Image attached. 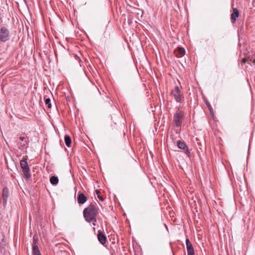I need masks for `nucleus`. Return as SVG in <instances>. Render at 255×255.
Wrapping results in <instances>:
<instances>
[{
    "instance_id": "1",
    "label": "nucleus",
    "mask_w": 255,
    "mask_h": 255,
    "mask_svg": "<svg viewBox=\"0 0 255 255\" xmlns=\"http://www.w3.org/2000/svg\"><path fill=\"white\" fill-rule=\"evenodd\" d=\"M97 213L98 211L95 206L91 204L84 209L83 214L87 222H95Z\"/></svg>"
},
{
    "instance_id": "2",
    "label": "nucleus",
    "mask_w": 255,
    "mask_h": 255,
    "mask_svg": "<svg viewBox=\"0 0 255 255\" xmlns=\"http://www.w3.org/2000/svg\"><path fill=\"white\" fill-rule=\"evenodd\" d=\"M9 31L6 27H2L0 29V40L5 42L9 39Z\"/></svg>"
},
{
    "instance_id": "3",
    "label": "nucleus",
    "mask_w": 255,
    "mask_h": 255,
    "mask_svg": "<svg viewBox=\"0 0 255 255\" xmlns=\"http://www.w3.org/2000/svg\"><path fill=\"white\" fill-rule=\"evenodd\" d=\"M172 96L174 98L177 102H181L183 97L181 93V91L178 87L176 86L171 92Z\"/></svg>"
},
{
    "instance_id": "4",
    "label": "nucleus",
    "mask_w": 255,
    "mask_h": 255,
    "mask_svg": "<svg viewBox=\"0 0 255 255\" xmlns=\"http://www.w3.org/2000/svg\"><path fill=\"white\" fill-rule=\"evenodd\" d=\"M9 197V189L7 187H4L2 191V198L1 202L2 205L5 206H6Z\"/></svg>"
},
{
    "instance_id": "5",
    "label": "nucleus",
    "mask_w": 255,
    "mask_h": 255,
    "mask_svg": "<svg viewBox=\"0 0 255 255\" xmlns=\"http://www.w3.org/2000/svg\"><path fill=\"white\" fill-rule=\"evenodd\" d=\"M183 116V113L181 111H177L174 117V120L175 123V125L177 127H179L181 125V118Z\"/></svg>"
},
{
    "instance_id": "6",
    "label": "nucleus",
    "mask_w": 255,
    "mask_h": 255,
    "mask_svg": "<svg viewBox=\"0 0 255 255\" xmlns=\"http://www.w3.org/2000/svg\"><path fill=\"white\" fill-rule=\"evenodd\" d=\"M186 244L187 246L188 255H193L194 254V249L189 239H186Z\"/></svg>"
},
{
    "instance_id": "7",
    "label": "nucleus",
    "mask_w": 255,
    "mask_h": 255,
    "mask_svg": "<svg viewBox=\"0 0 255 255\" xmlns=\"http://www.w3.org/2000/svg\"><path fill=\"white\" fill-rule=\"evenodd\" d=\"M185 50L183 48L178 47L174 50L175 55L178 57H181L185 54Z\"/></svg>"
},
{
    "instance_id": "8",
    "label": "nucleus",
    "mask_w": 255,
    "mask_h": 255,
    "mask_svg": "<svg viewBox=\"0 0 255 255\" xmlns=\"http://www.w3.org/2000/svg\"><path fill=\"white\" fill-rule=\"evenodd\" d=\"M23 175L26 181H29L31 178V174L29 167L22 169Z\"/></svg>"
},
{
    "instance_id": "9",
    "label": "nucleus",
    "mask_w": 255,
    "mask_h": 255,
    "mask_svg": "<svg viewBox=\"0 0 255 255\" xmlns=\"http://www.w3.org/2000/svg\"><path fill=\"white\" fill-rule=\"evenodd\" d=\"M98 238L99 241L100 243L104 245L106 243V236L101 232H99V234L98 235Z\"/></svg>"
},
{
    "instance_id": "10",
    "label": "nucleus",
    "mask_w": 255,
    "mask_h": 255,
    "mask_svg": "<svg viewBox=\"0 0 255 255\" xmlns=\"http://www.w3.org/2000/svg\"><path fill=\"white\" fill-rule=\"evenodd\" d=\"M77 200L79 204H84L87 201V197L84 194L81 193L78 195Z\"/></svg>"
},
{
    "instance_id": "11",
    "label": "nucleus",
    "mask_w": 255,
    "mask_h": 255,
    "mask_svg": "<svg viewBox=\"0 0 255 255\" xmlns=\"http://www.w3.org/2000/svg\"><path fill=\"white\" fill-rule=\"evenodd\" d=\"M34 242V239L33 238V255H41L38 247L35 245Z\"/></svg>"
},
{
    "instance_id": "12",
    "label": "nucleus",
    "mask_w": 255,
    "mask_h": 255,
    "mask_svg": "<svg viewBox=\"0 0 255 255\" xmlns=\"http://www.w3.org/2000/svg\"><path fill=\"white\" fill-rule=\"evenodd\" d=\"M239 16V11L237 8L233 9V12L231 14V19L234 21L236 20V18Z\"/></svg>"
},
{
    "instance_id": "13",
    "label": "nucleus",
    "mask_w": 255,
    "mask_h": 255,
    "mask_svg": "<svg viewBox=\"0 0 255 255\" xmlns=\"http://www.w3.org/2000/svg\"><path fill=\"white\" fill-rule=\"evenodd\" d=\"M177 145H178V147L180 149H182L184 150L187 149V147L186 146L185 143L183 142H182L180 141H178Z\"/></svg>"
},
{
    "instance_id": "14",
    "label": "nucleus",
    "mask_w": 255,
    "mask_h": 255,
    "mask_svg": "<svg viewBox=\"0 0 255 255\" xmlns=\"http://www.w3.org/2000/svg\"><path fill=\"white\" fill-rule=\"evenodd\" d=\"M65 142L67 146L70 147L71 143V139L69 135H66L65 136Z\"/></svg>"
},
{
    "instance_id": "15",
    "label": "nucleus",
    "mask_w": 255,
    "mask_h": 255,
    "mask_svg": "<svg viewBox=\"0 0 255 255\" xmlns=\"http://www.w3.org/2000/svg\"><path fill=\"white\" fill-rule=\"evenodd\" d=\"M50 181L52 184L56 185L58 184L59 180L57 177L53 176L50 178Z\"/></svg>"
},
{
    "instance_id": "16",
    "label": "nucleus",
    "mask_w": 255,
    "mask_h": 255,
    "mask_svg": "<svg viewBox=\"0 0 255 255\" xmlns=\"http://www.w3.org/2000/svg\"><path fill=\"white\" fill-rule=\"evenodd\" d=\"M20 166L21 167L22 169L28 167L27 162L25 160H21L20 161Z\"/></svg>"
},
{
    "instance_id": "17",
    "label": "nucleus",
    "mask_w": 255,
    "mask_h": 255,
    "mask_svg": "<svg viewBox=\"0 0 255 255\" xmlns=\"http://www.w3.org/2000/svg\"><path fill=\"white\" fill-rule=\"evenodd\" d=\"M20 166L21 167L22 169L28 167L27 162L25 160H21L20 161Z\"/></svg>"
},
{
    "instance_id": "18",
    "label": "nucleus",
    "mask_w": 255,
    "mask_h": 255,
    "mask_svg": "<svg viewBox=\"0 0 255 255\" xmlns=\"http://www.w3.org/2000/svg\"><path fill=\"white\" fill-rule=\"evenodd\" d=\"M45 104L46 105H47L48 107L49 108H51V104H50V99L49 98H47L46 100H45Z\"/></svg>"
},
{
    "instance_id": "19",
    "label": "nucleus",
    "mask_w": 255,
    "mask_h": 255,
    "mask_svg": "<svg viewBox=\"0 0 255 255\" xmlns=\"http://www.w3.org/2000/svg\"><path fill=\"white\" fill-rule=\"evenodd\" d=\"M95 192H96V194L97 195L98 198L100 200L103 201V198L100 195V191L99 190H96Z\"/></svg>"
},
{
    "instance_id": "20",
    "label": "nucleus",
    "mask_w": 255,
    "mask_h": 255,
    "mask_svg": "<svg viewBox=\"0 0 255 255\" xmlns=\"http://www.w3.org/2000/svg\"><path fill=\"white\" fill-rule=\"evenodd\" d=\"M250 62H253L254 64H255V59H253V60H252V59H250Z\"/></svg>"
},
{
    "instance_id": "21",
    "label": "nucleus",
    "mask_w": 255,
    "mask_h": 255,
    "mask_svg": "<svg viewBox=\"0 0 255 255\" xmlns=\"http://www.w3.org/2000/svg\"><path fill=\"white\" fill-rule=\"evenodd\" d=\"M246 60L245 59H243L242 60V62L243 63H245V62H246Z\"/></svg>"
},
{
    "instance_id": "22",
    "label": "nucleus",
    "mask_w": 255,
    "mask_h": 255,
    "mask_svg": "<svg viewBox=\"0 0 255 255\" xmlns=\"http://www.w3.org/2000/svg\"><path fill=\"white\" fill-rule=\"evenodd\" d=\"M26 191L27 192H28V193H29V195L30 196V192H29V191H27V190H26Z\"/></svg>"
},
{
    "instance_id": "23",
    "label": "nucleus",
    "mask_w": 255,
    "mask_h": 255,
    "mask_svg": "<svg viewBox=\"0 0 255 255\" xmlns=\"http://www.w3.org/2000/svg\"><path fill=\"white\" fill-rule=\"evenodd\" d=\"M23 137H22V138L20 137V139H21V140H23Z\"/></svg>"
},
{
    "instance_id": "24",
    "label": "nucleus",
    "mask_w": 255,
    "mask_h": 255,
    "mask_svg": "<svg viewBox=\"0 0 255 255\" xmlns=\"http://www.w3.org/2000/svg\"><path fill=\"white\" fill-rule=\"evenodd\" d=\"M93 224L95 226V224L94 223H93Z\"/></svg>"
}]
</instances>
